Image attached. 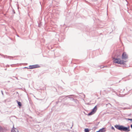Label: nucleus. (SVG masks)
<instances>
[{
	"label": "nucleus",
	"mask_w": 132,
	"mask_h": 132,
	"mask_svg": "<svg viewBox=\"0 0 132 132\" xmlns=\"http://www.w3.org/2000/svg\"><path fill=\"white\" fill-rule=\"evenodd\" d=\"M114 127L117 129L121 131L122 130L127 132L130 131L129 127L127 128L125 127L122 125L120 126L118 125H115Z\"/></svg>",
	"instance_id": "obj_1"
},
{
	"label": "nucleus",
	"mask_w": 132,
	"mask_h": 132,
	"mask_svg": "<svg viewBox=\"0 0 132 132\" xmlns=\"http://www.w3.org/2000/svg\"><path fill=\"white\" fill-rule=\"evenodd\" d=\"M111 128L112 129H113L114 130H115V129L113 127H111Z\"/></svg>",
	"instance_id": "obj_11"
},
{
	"label": "nucleus",
	"mask_w": 132,
	"mask_h": 132,
	"mask_svg": "<svg viewBox=\"0 0 132 132\" xmlns=\"http://www.w3.org/2000/svg\"><path fill=\"white\" fill-rule=\"evenodd\" d=\"M11 132H16L14 128L13 127V128L11 130Z\"/></svg>",
	"instance_id": "obj_8"
},
{
	"label": "nucleus",
	"mask_w": 132,
	"mask_h": 132,
	"mask_svg": "<svg viewBox=\"0 0 132 132\" xmlns=\"http://www.w3.org/2000/svg\"><path fill=\"white\" fill-rule=\"evenodd\" d=\"M128 55L125 52H124L122 55V58L123 59L126 60L128 58Z\"/></svg>",
	"instance_id": "obj_5"
},
{
	"label": "nucleus",
	"mask_w": 132,
	"mask_h": 132,
	"mask_svg": "<svg viewBox=\"0 0 132 132\" xmlns=\"http://www.w3.org/2000/svg\"><path fill=\"white\" fill-rule=\"evenodd\" d=\"M125 62L123 60H121L119 59L114 58L113 60L114 63L119 64H124L125 63Z\"/></svg>",
	"instance_id": "obj_2"
},
{
	"label": "nucleus",
	"mask_w": 132,
	"mask_h": 132,
	"mask_svg": "<svg viewBox=\"0 0 132 132\" xmlns=\"http://www.w3.org/2000/svg\"><path fill=\"white\" fill-rule=\"evenodd\" d=\"M84 130L85 132H88L89 131L88 129V128L85 129Z\"/></svg>",
	"instance_id": "obj_9"
},
{
	"label": "nucleus",
	"mask_w": 132,
	"mask_h": 132,
	"mask_svg": "<svg viewBox=\"0 0 132 132\" xmlns=\"http://www.w3.org/2000/svg\"><path fill=\"white\" fill-rule=\"evenodd\" d=\"M104 128H103L102 129H101L99 130V131L100 132H104L105 131V130H104Z\"/></svg>",
	"instance_id": "obj_6"
},
{
	"label": "nucleus",
	"mask_w": 132,
	"mask_h": 132,
	"mask_svg": "<svg viewBox=\"0 0 132 132\" xmlns=\"http://www.w3.org/2000/svg\"><path fill=\"white\" fill-rule=\"evenodd\" d=\"M17 102L18 103V104L20 106H21L22 105L21 103L20 102H18L17 101Z\"/></svg>",
	"instance_id": "obj_7"
},
{
	"label": "nucleus",
	"mask_w": 132,
	"mask_h": 132,
	"mask_svg": "<svg viewBox=\"0 0 132 132\" xmlns=\"http://www.w3.org/2000/svg\"><path fill=\"white\" fill-rule=\"evenodd\" d=\"M97 109V106H96L93 109L92 111L88 114V115H90L94 114L96 111Z\"/></svg>",
	"instance_id": "obj_3"
},
{
	"label": "nucleus",
	"mask_w": 132,
	"mask_h": 132,
	"mask_svg": "<svg viewBox=\"0 0 132 132\" xmlns=\"http://www.w3.org/2000/svg\"><path fill=\"white\" fill-rule=\"evenodd\" d=\"M127 119L128 120H131V121H132V119Z\"/></svg>",
	"instance_id": "obj_10"
},
{
	"label": "nucleus",
	"mask_w": 132,
	"mask_h": 132,
	"mask_svg": "<svg viewBox=\"0 0 132 132\" xmlns=\"http://www.w3.org/2000/svg\"><path fill=\"white\" fill-rule=\"evenodd\" d=\"M2 128L0 126V130H2Z\"/></svg>",
	"instance_id": "obj_12"
},
{
	"label": "nucleus",
	"mask_w": 132,
	"mask_h": 132,
	"mask_svg": "<svg viewBox=\"0 0 132 132\" xmlns=\"http://www.w3.org/2000/svg\"><path fill=\"white\" fill-rule=\"evenodd\" d=\"M40 67V66L38 64H35L31 65H30L29 67V69H32L37 68H38Z\"/></svg>",
	"instance_id": "obj_4"
},
{
	"label": "nucleus",
	"mask_w": 132,
	"mask_h": 132,
	"mask_svg": "<svg viewBox=\"0 0 132 132\" xmlns=\"http://www.w3.org/2000/svg\"><path fill=\"white\" fill-rule=\"evenodd\" d=\"M131 128H132V124L131 125Z\"/></svg>",
	"instance_id": "obj_13"
}]
</instances>
